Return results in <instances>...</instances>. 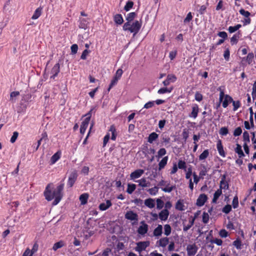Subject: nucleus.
<instances>
[{
    "label": "nucleus",
    "instance_id": "obj_34",
    "mask_svg": "<svg viewBox=\"0 0 256 256\" xmlns=\"http://www.w3.org/2000/svg\"><path fill=\"white\" fill-rule=\"evenodd\" d=\"M61 152H58L55 153L50 158V162L52 164H55L60 158Z\"/></svg>",
    "mask_w": 256,
    "mask_h": 256
},
{
    "label": "nucleus",
    "instance_id": "obj_22",
    "mask_svg": "<svg viewBox=\"0 0 256 256\" xmlns=\"http://www.w3.org/2000/svg\"><path fill=\"white\" fill-rule=\"evenodd\" d=\"M168 156H166L162 158L161 160L158 163V170H160L164 168L168 163Z\"/></svg>",
    "mask_w": 256,
    "mask_h": 256
},
{
    "label": "nucleus",
    "instance_id": "obj_15",
    "mask_svg": "<svg viewBox=\"0 0 256 256\" xmlns=\"http://www.w3.org/2000/svg\"><path fill=\"white\" fill-rule=\"evenodd\" d=\"M216 148L219 154L223 158L226 156V153L224 150L223 146L221 140H219L216 144Z\"/></svg>",
    "mask_w": 256,
    "mask_h": 256
},
{
    "label": "nucleus",
    "instance_id": "obj_11",
    "mask_svg": "<svg viewBox=\"0 0 256 256\" xmlns=\"http://www.w3.org/2000/svg\"><path fill=\"white\" fill-rule=\"evenodd\" d=\"M208 197L206 194H200L196 200V204L198 206H204L207 200Z\"/></svg>",
    "mask_w": 256,
    "mask_h": 256
},
{
    "label": "nucleus",
    "instance_id": "obj_14",
    "mask_svg": "<svg viewBox=\"0 0 256 256\" xmlns=\"http://www.w3.org/2000/svg\"><path fill=\"white\" fill-rule=\"evenodd\" d=\"M168 242L169 238L167 237H164L158 240L156 244L158 246L164 248L168 244Z\"/></svg>",
    "mask_w": 256,
    "mask_h": 256
},
{
    "label": "nucleus",
    "instance_id": "obj_23",
    "mask_svg": "<svg viewBox=\"0 0 256 256\" xmlns=\"http://www.w3.org/2000/svg\"><path fill=\"white\" fill-rule=\"evenodd\" d=\"M144 204L150 208H152L155 206V200L152 198H148L144 200Z\"/></svg>",
    "mask_w": 256,
    "mask_h": 256
},
{
    "label": "nucleus",
    "instance_id": "obj_36",
    "mask_svg": "<svg viewBox=\"0 0 256 256\" xmlns=\"http://www.w3.org/2000/svg\"><path fill=\"white\" fill-rule=\"evenodd\" d=\"M158 137V135L155 132H152L148 136V142L152 144L155 141Z\"/></svg>",
    "mask_w": 256,
    "mask_h": 256
},
{
    "label": "nucleus",
    "instance_id": "obj_41",
    "mask_svg": "<svg viewBox=\"0 0 256 256\" xmlns=\"http://www.w3.org/2000/svg\"><path fill=\"white\" fill-rule=\"evenodd\" d=\"M64 243L63 241H60L56 243H55L52 247V250L54 251H56L58 249L60 248H62L63 246H64Z\"/></svg>",
    "mask_w": 256,
    "mask_h": 256
},
{
    "label": "nucleus",
    "instance_id": "obj_54",
    "mask_svg": "<svg viewBox=\"0 0 256 256\" xmlns=\"http://www.w3.org/2000/svg\"><path fill=\"white\" fill-rule=\"evenodd\" d=\"M20 95L19 92H12L10 94V100L12 102H16L15 98Z\"/></svg>",
    "mask_w": 256,
    "mask_h": 256
},
{
    "label": "nucleus",
    "instance_id": "obj_10",
    "mask_svg": "<svg viewBox=\"0 0 256 256\" xmlns=\"http://www.w3.org/2000/svg\"><path fill=\"white\" fill-rule=\"evenodd\" d=\"M186 250L188 256H194L198 251V248L195 244H189Z\"/></svg>",
    "mask_w": 256,
    "mask_h": 256
},
{
    "label": "nucleus",
    "instance_id": "obj_8",
    "mask_svg": "<svg viewBox=\"0 0 256 256\" xmlns=\"http://www.w3.org/2000/svg\"><path fill=\"white\" fill-rule=\"evenodd\" d=\"M144 170L142 169L135 170L130 174V180L136 181L135 180L140 178L144 174Z\"/></svg>",
    "mask_w": 256,
    "mask_h": 256
},
{
    "label": "nucleus",
    "instance_id": "obj_31",
    "mask_svg": "<svg viewBox=\"0 0 256 256\" xmlns=\"http://www.w3.org/2000/svg\"><path fill=\"white\" fill-rule=\"evenodd\" d=\"M166 186L161 188L162 190L165 192H170L174 188L175 186H171L170 182H168Z\"/></svg>",
    "mask_w": 256,
    "mask_h": 256
},
{
    "label": "nucleus",
    "instance_id": "obj_40",
    "mask_svg": "<svg viewBox=\"0 0 256 256\" xmlns=\"http://www.w3.org/2000/svg\"><path fill=\"white\" fill-rule=\"evenodd\" d=\"M136 185L134 184H128V188L126 192L129 194H132L136 190Z\"/></svg>",
    "mask_w": 256,
    "mask_h": 256
},
{
    "label": "nucleus",
    "instance_id": "obj_59",
    "mask_svg": "<svg viewBox=\"0 0 256 256\" xmlns=\"http://www.w3.org/2000/svg\"><path fill=\"white\" fill-rule=\"evenodd\" d=\"M232 210V206L230 204L225 206L222 210V212L226 214H228Z\"/></svg>",
    "mask_w": 256,
    "mask_h": 256
},
{
    "label": "nucleus",
    "instance_id": "obj_12",
    "mask_svg": "<svg viewBox=\"0 0 256 256\" xmlns=\"http://www.w3.org/2000/svg\"><path fill=\"white\" fill-rule=\"evenodd\" d=\"M89 25L88 20L87 18H80L78 26L80 28L86 30Z\"/></svg>",
    "mask_w": 256,
    "mask_h": 256
},
{
    "label": "nucleus",
    "instance_id": "obj_4",
    "mask_svg": "<svg viewBox=\"0 0 256 256\" xmlns=\"http://www.w3.org/2000/svg\"><path fill=\"white\" fill-rule=\"evenodd\" d=\"M92 111V110H91L88 114H86L85 115L86 118L82 122L80 128V132L82 134H84L85 133L86 130L88 127V126L90 123V118L92 116V114H91Z\"/></svg>",
    "mask_w": 256,
    "mask_h": 256
},
{
    "label": "nucleus",
    "instance_id": "obj_17",
    "mask_svg": "<svg viewBox=\"0 0 256 256\" xmlns=\"http://www.w3.org/2000/svg\"><path fill=\"white\" fill-rule=\"evenodd\" d=\"M125 218L128 220H138V215L132 211L130 210L126 212Z\"/></svg>",
    "mask_w": 256,
    "mask_h": 256
},
{
    "label": "nucleus",
    "instance_id": "obj_48",
    "mask_svg": "<svg viewBox=\"0 0 256 256\" xmlns=\"http://www.w3.org/2000/svg\"><path fill=\"white\" fill-rule=\"evenodd\" d=\"M232 106H234L233 110L234 112L237 110L238 109V108H240L241 106V104H240V100L235 101V100H232Z\"/></svg>",
    "mask_w": 256,
    "mask_h": 256
},
{
    "label": "nucleus",
    "instance_id": "obj_21",
    "mask_svg": "<svg viewBox=\"0 0 256 256\" xmlns=\"http://www.w3.org/2000/svg\"><path fill=\"white\" fill-rule=\"evenodd\" d=\"M162 233V226L161 224H158L156 228H154L153 232V234L156 238H159Z\"/></svg>",
    "mask_w": 256,
    "mask_h": 256
},
{
    "label": "nucleus",
    "instance_id": "obj_56",
    "mask_svg": "<svg viewBox=\"0 0 256 256\" xmlns=\"http://www.w3.org/2000/svg\"><path fill=\"white\" fill-rule=\"evenodd\" d=\"M232 205L234 208H236L238 206V198L237 196H236L232 200Z\"/></svg>",
    "mask_w": 256,
    "mask_h": 256
},
{
    "label": "nucleus",
    "instance_id": "obj_6",
    "mask_svg": "<svg viewBox=\"0 0 256 256\" xmlns=\"http://www.w3.org/2000/svg\"><path fill=\"white\" fill-rule=\"evenodd\" d=\"M150 245L148 242H140L136 244V246L135 248V250L140 253L142 252L145 250L146 248Z\"/></svg>",
    "mask_w": 256,
    "mask_h": 256
},
{
    "label": "nucleus",
    "instance_id": "obj_33",
    "mask_svg": "<svg viewBox=\"0 0 256 256\" xmlns=\"http://www.w3.org/2000/svg\"><path fill=\"white\" fill-rule=\"evenodd\" d=\"M222 190L221 189L219 188L217 190H216L214 194V197L212 200V202L216 204L218 200V199L219 197L222 195Z\"/></svg>",
    "mask_w": 256,
    "mask_h": 256
},
{
    "label": "nucleus",
    "instance_id": "obj_55",
    "mask_svg": "<svg viewBox=\"0 0 256 256\" xmlns=\"http://www.w3.org/2000/svg\"><path fill=\"white\" fill-rule=\"evenodd\" d=\"M219 133L221 136H225L228 133V128L226 127H222L220 128Z\"/></svg>",
    "mask_w": 256,
    "mask_h": 256
},
{
    "label": "nucleus",
    "instance_id": "obj_3",
    "mask_svg": "<svg viewBox=\"0 0 256 256\" xmlns=\"http://www.w3.org/2000/svg\"><path fill=\"white\" fill-rule=\"evenodd\" d=\"M218 90L220 92L219 96L220 102H222V106L224 108H226L228 107L230 103L232 102L233 99L228 94H224V90L221 87H220L218 88Z\"/></svg>",
    "mask_w": 256,
    "mask_h": 256
},
{
    "label": "nucleus",
    "instance_id": "obj_45",
    "mask_svg": "<svg viewBox=\"0 0 256 256\" xmlns=\"http://www.w3.org/2000/svg\"><path fill=\"white\" fill-rule=\"evenodd\" d=\"M254 58V54L252 52H250L248 54V56L246 58V62L249 64H252Z\"/></svg>",
    "mask_w": 256,
    "mask_h": 256
},
{
    "label": "nucleus",
    "instance_id": "obj_42",
    "mask_svg": "<svg viewBox=\"0 0 256 256\" xmlns=\"http://www.w3.org/2000/svg\"><path fill=\"white\" fill-rule=\"evenodd\" d=\"M164 234L166 236H168L171 234L172 228L170 224H166L164 225Z\"/></svg>",
    "mask_w": 256,
    "mask_h": 256
},
{
    "label": "nucleus",
    "instance_id": "obj_39",
    "mask_svg": "<svg viewBox=\"0 0 256 256\" xmlns=\"http://www.w3.org/2000/svg\"><path fill=\"white\" fill-rule=\"evenodd\" d=\"M232 244L238 250L242 248V244L241 240L239 238H236L233 242Z\"/></svg>",
    "mask_w": 256,
    "mask_h": 256
},
{
    "label": "nucleus",
    "instance_id": "obj_53",
    "mask_svg": "<svg viewBox=\"0 0 256 256\" xmlns=\"http://www.w3.org/2000/svg\"><path fill=\"white\" fill-rule=\"evenodd\" d=\"M239 12L241 15L244 16L245 18H250V13L249 12L245 10L243 8H241L239 10Z\"/></svg>",
    "mask_w": 256,
    "mask_h": 256
},
{
    "label": "nucleus",
    "instance_id": "obj_63",
    "mask_svg": "<svg viewBox=\"0 0 256 256\" xmlns=\"http://www.w3.org/2000/svg\"><path fill=\"white\" fill-rule=\"evenodd\" d=\"M252 95L253 99H255L256 98V81L254 82L252 86Z\"/></svg>",
    "mask_w": 256,
    "mask_h": 256
},
{
    "label": "nucleus",
    "instance_id": "obj_57",
    "mask_svg": "<svg viewBox=\"0 0 256 256\" xmlns=\"http://www.w3.org/2000/svg\"><path fill=\"white\" fill-rule=\"evenodd\" d=\"M166 154V151L164 148H160L158 152V158L162 157Z\"/></svg>",
    "mask_w": 256,
    "mask_h": 256
},
{
    "label": "nucleus",
    "instance_id": "obj_61",
    "mask_svg": "<svg viewBox=\"0 0 256 256\" xmlns=\"http://www.w3.org/2000/svg\"><path fill=\"white\" fill-rule=\"evenodd\" d=\"M202 222L204 224L208 222L209 220V215L207 212H204L202 214Z\"/></svg>",
    "mask_w": 256,
    "mask_h": 256
},
{
    "label": "nucleus",
    "instance_id": "obj_24",
    "mask_svg": "<svg viewBox=\"0 0 256 256\" xmlns=\"http://www.w3.org/2000/svg\"><path fill=\"white\" fill-rule=\"evenodd\" d=\"M242 34L240 31L233 35L230 38V42L232 44H236L238 43L239 38L241 37Z\"/></svg>",
    "mask_w": 256,
    "mask_h": 256
},
{
    "label": "nucleus",
    "instance_id": "obj_62",
    "mask_svg": "<svg viewBox=\"0 0 256 256\" xmlns=\"http://www.w3.org/2000/svg\"><path fill=\"white\" fill-rule=\"evenodd\" d=\"M242 133V129L240 127L236 128L234 132V136H238Z\"/></svg>",
    "mask_w": 256,
    "mask_h": 256
},
{
    "label": "nucleus",
    "instance_id": "obj_51",
    "mask_svg": "<svg viewBox=\"0 0 256 256\" xmlns=\"http://www.w3.org/2000/svg\"><path fill=\"white\" fill-rule=\"evenodd\" d=\"M136 16V14L134 12H130L128 14L126 17V20H128V22H132L134 18Z\"/></svg>",
    "mask_w": 256,
    "mask_h": 256
},
{
    "label": "nucleus",
    "instance_id": "obj_16",
    "mask_svg": "<svg viewBox=\"0 0 256 256\" xmlns=\"http://www.w3.org/2000/svg\"><path fill=\"white\" fill-rule=\"evenodd\" d=\"M199 112L198 106L197 104H194L192 106V111L189 114V116L196 118L198 116V114Z\"/></svg>",
    "mask_w": 256,
    "mask_h": 256
},
{
    "label": "nucleus",
    "instance_id": "obj_44",
    "mask_svg": "<svg viewBox=\"0 0 256 256\" xmlns=\"http://www.w3.org/2000/svg\"><path fill=\"white\" fill-rule=\"evenodd\" d=\"M158 188L157 186H154L152 188H149L148 192L151 196H156L158 193Z\"/></svg>",
    "mask_w": 256,
    "mask_h": 256
},
{
    "label": "nucleus",
    "instance_id": "obj_9",
    "mask_svg": "<svg viewBox=\"0 0 256 256\" xmlns=\"http://www.w3.org/2000/svg\"><path fill=\"white\" fill-rule=\"evenodd\" d=\"M148 231V225L144 222H141L140 225L138 229V232L139 234L144 236L147 233Z\"/></svg>",
    "mask_w": 256,
    "mask_h": 256
},
{
    "label": "nucleus",
    "instance_id": "obj_60",
    "mask_svg": "<svg viewBox=\"0 0 256 256\" xmlns=\"http://www.w3.org/2000/svg\"><path fill=\"white\" fill-rule=\"evenodd\" d=\"M208 172L205 166H202V168L200 172L199 175L200 176H204L206 174V173Z\"/></svg>",
    "mask_w": 256,
    "mask_h": 256
},
{
    "label": "nucleus",
    "instance_id": "obj_28",
    "mask_svg": "<svg viewBox=\"0 0 256 256\" xmlns=\"http://www.w3.org/2000/svg\"><path fill=\"white\" fill-rule=\"evenodd\" d=\"M108 131L109 133L110 132L112 134L111 140H116L117 136V132L114 126H110Z\"/></svg>",
    "mask_w": 256,
    "mask_h": 256
},
{
    "label": "nucleus",
    "instance_id": "obj_7",
    "mask_svg": "<svg viewBox=\"0 0 256 256\" xmlns=\"http://www.w3.org/2000/svg\"><path fill=\"white\" fill-rule=\"evenodd\" d=\"M78 177V174L76 170L72 172L70 174L67 184L69 187H72L75 183Z\"/></svg>",
    "mask_w": 256,
    "mask_h": 256
},
{
    "label": "nucleus",
    "instance_id": "obj_58",
    "mask_svg": "<svg viewBox=\"0 0 256 256\" xmlns=\"http://www.w3.org/2000/svg\"><path fill=\"white\" fill-rule=\"evenodd\" d=\"M224 57L226 61H228L230 58V52L228 48H226L224 51Z\"/></svg>",
    "mask_w": 256,
    "mask_h": 256
},
{
    "label": "nucleus",
    "instance_id": "obj_20",
    "mask_svg": "<svg viewBox=\"0 0 256 256\" xmlns=\"http://www.w3.org/2000/svg\"><path fill=\"white\" fill-rule=\"evenodd\" d=\"M112 205L110 200H106V202L101 203L99 206V208L100 210L104 211L108 210Z\"/></svg>",
    "mask_w": 256,
    "mask_h": 256
},
{
    "label": "nucleus",
    "instance_id": "obj_25",
    "mask_svg": "<svg viewBox=\"0 0 256 256\" xmlns=\"http://www.w3.org/2000/svg\"><path fill=\"white\" fill-rule=\"evenodd\" d=\"M114 20L116 24L120 25L124 22V19L120 14H116L114 16Z\"/></svg>",
    "mask_w": 256,
    "mask_h": 256
},
{
    "label": "nucleus",
    "instance_id": "obj_52",
    "mask_svg": "<svg viewBox=\"0 0 256 256\" xmlns=\"http://www.w3.org/2000/svg\"><path fill=\"white\" fill-rule=\"evenodd\" d=\"M172 90V88H160L158 92V93L159 94H164L166 93H170Z\"/></svg>",
    "mask_w": 256,
    "mask_h": 256
},
{
    "label": "nucleus",
    "instance_id": "obj_37",
    "mask_svg": "<svg viewBox=\"0 0 256 256\" xmlns=\"http://www.w3.org/2000/svg\"><path fill=\"white\" fill-rule=\"evenodd\" d=\"M177 166L180 169L184 170V171L186 170V162L182 160H178Z\"/></svg>",
    "mask_w": 256,
    "mask_h": 256
},
{
    "label": "nucleus",
    "instance_id": "obj_5",
    "mask_svg": "<svg viewBox=\"0 0 256 256\" xmlns=\"http://www.w3.org/2000/svg\"><path fill=\"white\" fill-rule=\"evenodd\" d=\"M122 74L123 71L121 68H119L116 70V74L110 84L108 90H110L113 86L116 84L118 80H120L121 78Z\"/></svg>",
    "mask_w": 256,
    "mask_h": 256
},
{
    "label": "nucleus",
    "instance_id": "obj_43",
    "mask_svg": "<svg viewBox=\"0 0 256 256\" xmlns=\"http://www.w3.org/2000/svg\"><path fill=\"white\" fill-rule=\"evenodd\" d=\"M242 27V25L238 24L234 26H230L228 27V30L230 33H233Z\"/></svg>",
    "mask_w": 256,
    "mask_h": 256
},
{
    "label": "nucleus",
    "instance_id": "obj_47",
    "mask_svg": "<svg viewBox=\"0 0 256 256\" xmlns=\"http://www.w3.org/2000/svg\"><path fill=\"white\" fill-rule=\"evenodd\" d=\"M156 208L158 210H161L164 206V202L160 198H156Z\"/></svg>",
    "mask_w": 256,
    "mask_h": 256
},
{
    "label": "nucleus",
    "instance_id": "obj_29",
    "mask_svg": "<svg viewBox=\"0 0 256 256\" xmlns=\"http://www.w3.org/2000/svg\"><path fill=\"white\" fill-rule=\"evenodd\" d=\"M235 152L238 154L240 158H242L244 156V154L242 150V146L237 144H236V148L234 149Z\"/></svg>",
    "mask_w": 256,
    "mask_h": 256
},
{
    "label": "nucleus",
    "instance_id": "obj_32",
    "mask_svg": "<svg viewBox=\"0 0 256 256\" xmlns=\"http://www.w3.org/2000/svg\"><path fill=\"white\" fill-rule=\"evenodd\" d=\"M88 196V194L87 193L82 194L80 196L79 199L81 204L84 205L87 203Z\"/></svg>",
    "mask_w": 256,
    "mask_h": 256
},
{
    "label": "nucleus",
    "instance_id": "obj_1",
    "mask_svg": "<svg viewBox=\"0 0 256 256\" xmlns=\"http://www.w3.org/2000/svg\"><path fill=\"white\" fill-rule=\"evenodd\" d=\"M52 184H50L46 186L44 192V196L46 199L50 201L54 199L52 204L56 206L58 204L62 197V190L64 188V184L58 185L55 189H52Z\"/></svg>",
    "mask_w": 256,
    "mask_h": 256
},
{
    "label": "nucleus",
    "instance_id": "obj_19",
    "mask_svg": "<svg viewBox=\"0 0 256 256\" xmlns=\"http://www.w3.org/2000/svg\"><path fill=\"white\" fill-rule=\"evenodd\" d=\"M60 66L58 63L56 64L52 70V76H50L51 78L54 79L58 74L60 72Z\"/></svg>",
    "mask_w": 256,
    "mask_h": 256
},
{
    "label": "nucleus",
    "instance_id": "obj_13",
    "mask_svg": "<svg viewBox=\"0 0 256 256\" xmlns=\"http://www.w3.org/2000/svg\"><path fill=\"white\" fill-rule=\"evenodd\" d=\"M170 214V212L168 210H162L158 214V218L162 221H166Z\"/></svg>",
    "mask_w": 256,
    "mask_h": 256
},
{
    "label": "nucleus",
    "instance_id": "obj_64",
    "mask_svg": "<svg viewBox=\"0 0 256 256\" xmlns=\"http://www.w3.org/2000/svg\"><path fill=\"white\" fill-rule=\"evenodd\" d=\"M33 254L31 252L29 248H26L22 256H32Z\"/></svg>",
    "mask_w": 256,
    "mask_h": 256
},
{
    "label": "nucleus",
    "instance_id": "obj_50",
    "mask_svg": "<svg viewBox=\"0 0 256 256\" xmlns=\"http://www.w3.org/2000/svg\"><path fill=\"white\" fill-rule=\"evenodd\" d=\"M134 2L132 0H128L126 2V4L124 7V10L126 12L129 11L133 6Z\"/></svg>",
    "mask_w": 256,
    "mask_h": 256
},
{
    "label": "nucleus",
    "instance_id": "obj_35",
    "mask_svg": "<svg viewBox=\"0 0 256 256\" xmlns=\"http://www.w3.org/2000/svg\"><path fill=\"white\" fill-rule=\"evenodd\" d=\"M194 218H190L188 221V223L187 224H184V231H188L194 225Z\"/></svg>",
    "mask_w": 256,
    "mask_h": 256
},
{
    "label": "nucleus",
    "instance_id": "obj_46",
    "mask_svg": "<svg viewBox=\"0 0 256 256\" xmlns=\"http://www.w3.org/2000/svg\"><path fill=\"white\" fill-rule=\"evenodd\" d=\"M243 141L244 142V144H247L250 142V136L248 132L244 131L243 133Z\"/></svg>",
    "mask_w": 256,
    "mask_h": 256
},
{
    "label": "nucleus",
    "instance_id": "obj_26",
    "mask_svg": "<svg viewBox=\"0 0 256 256\" xmlns=\"http://www.w3.org/2000/svg\"><path fill=\"white\" fill-rule=\"evenodd\" d=\"M42 11V7H38L37 8L34 12V13L32 16V19L34 20L38 19L41 16Z\"/></svg>",
    "mask_w": 256,
    "mask_h": 256
},
{
    "label": "nucleus",
    "instance_id": "obj_18",
    "mask_svg": "<svg viewBox=\"0 0 256 256\" xmlns=\"http://www.w3.org/2000/svg\"><path fill=\"white\" fill-rule=\"evenodd\" d=\"M176 209L180 211H184L186 209L184 206V200H179L177 201L175 206Z\"/></svg>",
    "mask_w": 256,
    "mask_h": 256
},
{
    "label": "nucleus",
    "instance_id": "obj_30",
    "mask_svg": "<svg viewBox=\"0 0 256 256\" xmlns=\"http://www.w3.org/2000/svg\"><path fill=\"white\" fill-rule=\"evenodd\" d=\"M135 182L138 183V186L142 188L148 187L150 186V182L145 178H142Z\"/></svg>",
    "mask_w": 256,
    "mask_h": 256
},
{
    "label": "nucleus",
    "instance_id": "obj_38",
    "mask_svg": "<svg viewBox=\"0 0 256 256\" xmlns=\"http://www.w3.org/2000/svg\"><path fill=\"white\" fill-rule=\"evenodd\" d=\"M209 156L208 150H205L199 156L200 160H203L206 159Z\"/></svg>",
    "mask_w": 256,
    "mask_h": 256
},
{
    "label": "nucleus",
    "instance_id": "obj_2",
    "mask_svg": "<svg viewBox=\"0 0 256 256\" xmlns=\"http://www.w3.org/2000/svg\"><path fill=\"white\" fill-rule=\"evenodd\" d=\"M142 26V22L138 20H135L133 22H126L123 26V30L124 31H130L133 33L134 36L140 30Z\"/></svg>",
    "mask_w": 256,
    "mask_h": 256
},
{
    "label": "nucleus",
    "instance_id": "obj_49",
    "mask_svg": "<svg viewBox=\"0 0 256 256\" xmlns=\"http://www.w3.org/2000/svg\"><path fill=\"white\" fill-rule=\"evenodd\" d=\"M186 178L187 180L192 179L191 176L193 174L192 166H190L188 169H186Z\"/></svg>",
    "mask_w": 256,
    "mask_h": 256
},
{
    "label": "nucleus",
    "instance_id": "obj_27",
    "mask_svg": "<svg viewBox=\"0 0 256 256\" xmlns=\"http://www.w3.org/2000/svg\"><path fill=\"white\" fill-rule=\"evenodd\" d=\"M228 182L226 181V176L224 175L220 181V189L228 190Z\"/></svg>",
    "mask_w": 256,
    "mask_h": 256
}]
</instances>
